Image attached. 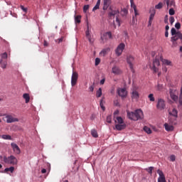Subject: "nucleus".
I'll list each match as a JSON object with an SVG mask.
<instances>
[{"mask_svg":"<svg viewBox=\"0 0 182 182\" xmlns=\"http://www.w3.org/2000/svg\"><path fill=\"white\" fill-rule=\"evenodd\" d=\"M127 117L130 120L137 122V120H141L144 117L143 111L141 109H136L134 112H127Z\"/></svg>","mask_w":182,"mask_h":182,"instance_id":"f257e3e1","label":"nucleus"},{"mask_svg":"<svg viewBox=\"0 0 182 182\" xmlns=\"http://www.w3.org/2000/svg\"><path fill=\"white\" fill-rule=\"evenodd\" d=\"M64 39L65 37L62 36L60 38L55 40V42H57V43H61V42H63Z\"/></svg>","mask_w":182,"mask_h":182,"instance_id":"a19ab883","label":"nucleus"},{"mask_svg":"<svg viewBox=\"0 0 182 182\" xmlns=\"http://www.w3.org/2000/svg\"><path fill=\"white\" fill-rule=\"evenodd\" d=\"M106 81V80L104 78L102 80H100V85H105V82Z\"/></svg>","mask_w":182,"mask_h":182,"instance_id":"e2e57ef3","label":"nucleus"},{"mask_svg":"<svg viewBox=\"0 0 182 182\" xmlns=\"http://www.w3.org/2000/svg\"><path fill=\"white\" fill-rule=\"evenodd\" d=\"M0 57L2 60H6L8 59V53L6 52L1 53Z\"/></svg>","mask_w":182,"mask_h":182,"instance_id":"a878e982","label":"nucleus"},{"mask_svg":"<svg viewBox=\"0 0 182 182\" xmlns=\"http://www.w3.org/2000/svg\"><path fill=\"white\" fill-rule=\"evenodd\" d=\"M176 14V11H174V9H169V15L173 16Z\"/></svg>","mask_w":182,"mask_h":182,"instance_id":"a18cd8bd","label":"nucleus"},{"mask_svg":"<svg viewBox=\"0 0 182 182\" xmlns=\"http://www.w3.org/2000/svg\"><path fill=\"white\" fill-rule=\"evenodd\" d=\"M100 63V58H95V66H97Z\"/></svg>","mask_w":182,"mask_h":182,"instance_id":"de8ad7c7","label":"nucleus"},{"mask_svg":"<svg viewBox=\"0 0 182 182\" xmlns=\"http://www.w3.org/2000/svg\"><path fill=\"white\" fill-rule=\"evenodd\" d=\"M109 39H112V32L110 31L106 32L101 36V41L102 43L107 42Z\"/></svg>","mask_w":182,"mask_h":182,"instance_id":"423d86ee","label":"nucleus"},{"mask_svg":"<svg viewBox=\"0 0 182 182\" xmlns=\"http://www.w3.org/2000/svg\"><path fill=\"white\" fill-rule=\"evenodd\" d=\"M100 106L101 109H102L103 111L106 110V108L105 107V106H103V100H100Z\"/></svg>","mask_w":182,"mask_h":182,"instance_id":"79ce46f5","label":"nucleus"},{"mask_svg":"<svg viewBox=\"0 0 182 182\" xmlns=\"http://www.w3.org/2000/svg\"><path fill=\"white\" fill-rule=\"evenodd\" d=\"M139 97V92L136 90H134L132 93V98L135 99V100H137Z\"/></svg>","mask_w":182,"mask_h":182,"instance_id":"412c9836","label":"nucleus"},{"mask_svg":"<svg viewBox=\"0 0 182 182\" xmlns=\"http://www.w3.org/2000/svg\"><path fill=\"white\" fill-rule=\"evenodd\" d=\"M23 99L26 100V103H29V100H31V97L29 96V94L25 93L23 95Z\"/></svg>","mask_w":182,"mask_h":182,"instance_id":"393cba45","label":"nucleus"},{"mask_svg":"<svg viewBox=\"0 0 182 182\" xmlns=\"http://www.w3.org/2000/svg\"><path fill=\"white\" fill-rule=\"evenodd\" d=\"M157 173H159V176L158 178V182H167L166 181V176H164V173L160 169L157 171Z\"/></svg>","mask_w":182,"mask_h":182,"instance_id":"f8f14e48","label":"nucleus"},{"mask_svg":"<svg viewBox=\"0 0 182 182\" xmlns=\"http://www.w3.org/2000/svg\"><path fill=\"white\" fill-rule=\"evenodd\" d=\"M178 39L182 40V33L180 31H178L176 34L172 36V37L171 38V42H177Z\"/></svg>","mask_w":182,"mask_h":182,"instance_id":"9b49d317","label":"nucleus"},{"mask_svg":"<svg viewBox=\"0 0 182 182\" xmlns=\"http://www.w3.org/2000/svg\"><path fill=\"white\" fill-rule=\"evenodd\" d=\"M41 173H42L43 174H45V173H46V169L43 168V169L41 170Z\"/></svg>","mask_w":182,"mask_h":182,"instance_id":"69168bd1","label":"nucleus"},{"mask_svg":"<svg viewBox=\"0 0 182 182\" xmlns=\"http://www.w3.org/2000/svg\"><path fill=\"white\" fill-rule=\"evenodd\" d=\"M43 46H49V43H48V41H44Z\"/></svg>","mask_w":182,"mask_h":182,"instance_id":"0e129e2a","label":"nucleus"},{"mask_svg":"<svg viewBox=\"0 0 182 182\" xmlns=\"http://www.w3.org/2000/svg\"><path fill=\"white\" fill-rule=\"evenodd\" d=\"M134 15H135V16H139V12L137 11V9H136L135 10H134Z\"/></svg>","mask_w":182,"mask_h":182,"instance_id":"680f3d73","label":"nucleus"},{"mask_svg":"<svg viewBox=\"0 0 182 182\" xmlns=\"http://www.w3.org/2000/svg\"><path fill=\"white\" fill-rule=\"evenodd\" d=\"M163 8V3L160 2L155 6V9H161Z\"/></svg>","mask_w":182,"mask_h":182,"instance_id":"c9c22d12","label":"nucleus"},{"mask_svg":"<svg viewBox=\"0 0 182 182\" xmlns=\"http://www.w3.org/2000/svg\"><path fill=\"white\" fill-rule=\"evenodd\" d=\"M144 131H145L147 134H151V129H150L149 127H144Z\"/></svg>","mask_w":182,"mask_h":182,"instance_id":"7c9ffc66","label":"nucleus"},{"mask_svg":"<svg viewBox=\"0 0 182 182\" xmlns=\"http://www.w3.org/2000/svg\"><path fill=\"white\" fill-rule=\"evenodd\" d=\"M81 19H82V16L80 15L75 16V22L76 24L80 23Z\"/></svg>","mask_w":182,"mask_h":182,"instance_id":"b1692460","label":"nucleus"},{"mask_svg":"<svg viewBox=\"0 0 182 182\" xmlns=\"http://www.w3.org/2000/svg\"><path fill=\"white\" fill-rule=\"evenodd\" d=\"M117 14H119V11L114 10L109 13V18H112V16H114V15H117Z\"/></svg>","mask_w":182,"mask_h":182,"instance_id":"c85d7f7f","label":"nucleus"},{"mask_svg":"<svg viewBox=\"0 0 182 182\" xmlns=\"http://www.w3.org/2000/svg\"><path fill=\"white\" fill-rule=\"evenodd\" d=\"M91 134L92 137H95V139L99 137V134H97V131H96V129H92Z\"/></svg>","mask_w":182,"mask_h":182,"instance_id":"bb28decb","label":"nucleus"},{"mask_svg":"<svg viewBox=\"0 0 182 182\" xmlns=\"http://www.w3.org/2000/svg\"><path fill=\"white\" fill-rule=\"evenodd\" d=\"M115 22L117 23L118 26H120V20L119 19V17L116 18Z\"/></svg>","mask_w":182,"mask_h":182,"instance_id":"4d7b16f0","label":"nucleus"},{"mask_svg":"<svg viewBox=\"0 0 182 182\" xmlns=\"http://www.w3.org/2000/svg\"><path fill=\"white\" fill-rule=\"evenodd\" d=\"M153 168H154L153 166H150L149 168H146V171L149 173V174L153 173Z\"/></svg>","mask_w":182,"mask_h":182,"instance_id":"ea45409f","label":"nucleus"},{"mask_svg":"<svg viewBox=\"0 0 182 182\" xmlns=\"http://www.w3.org/2000/svg\"><path fill=\"white\" fill-rule=\"evenodd\" d=\"M100 1L101 0H97L96 5H98L100 6Z\"/></svg>","mask_w":182,"mask_h":182,"instance_id":"774afa93","label":"nucleus"},{"mask_svg":"<svg viewBox=\"0 0 182 182\" xmlns=\"http://www.w3.org/2000/svg\"><path fill=\"white\" fill-rule=\"evenodd\" d=\"M8 66V61L6 60L0 59V67L1 69L5 70Z\"/></svg>","mask_w":182,"mask_h":182,"instance_id":"f3484780","label":"nucleus"},{"mask_svg":"<svg viewBox=\"0 0 182 182\" xmlns=\"http://www.w3.org/2000/svg\"><path fill=\"white\" fill-rule=\"evenodd\" d=\"M129 13V11L127 10V9H123L121 11V14L122 15V16H126V15Z\"/></svg>","mask_w":182,"mask_h":182,"instance_id":"2f4dec72","label":"nucleus"},{"mask_svg":"<svg viewBox=\"0 0 182 182\" xmlns=\"http://www.w3.org/2000/svg\"><path fill=\"white\" fill-rule=\"evenodd\" d=\"M115 123V130H118V132H121V130H124L126 129V124H124V121L122 117H117L114 120Z\"/></svg>","mask_w":182,"mask_h":182,"instance_id":"f03ea898","label":"nucleus"},{"mask_svg":"<svg viewBox=\"0 0 182 182\" xmlns=\"http://www.w3.org/2000/svg\"><path fill=\"white\" fill-rule=\"evenodd\" d=\"M89 90H90V92H93V90H95V87H93V85H91V86L89 87Z\"/></svg>","mask_w":182,"mask_h":182,"instance_id":"bf43d9fd","label":"nucleus"},{"mask_svg":"<svg viewBox=\"0 0 182 182\" xmlns=\"http://www.w3.org/2000/svg\"><path fill=\"white\" fill-rule=\"evenodd\" d=\"M157 90H163V85L158 84L157 85Z\"/></svg>","mask_w":182,"mask_h":182,"instance_id":"09e8293b","label":"nucleus"},{"mask_svg":"<svg viewBox=\"0 0 182 182\" xmlns=\"http://www.w3.org/2000/svg\"><path fill=\"white\" fill-rule=\"evenodd\" d=\"M179 104L182 106V86L181 87V93L179 95Z\"/></svg>","mask_w":182,"mask_h":182,"instance_id":"4c0bfd02","label":"nucleus"},{"mask_svg":"<svg viewBox=\"0 0 182 182\" xmlns=\"http://www.w3.org/2000/svg\"><path fill=\"white\" fill-rule=\"evenodd\" d=\"M165 130L166 132H173L174 130V127L173 125H170L168 123L164 124Z\"/></svg>","mask_w":182,"mask_h":182,"instance_id":"a211bd4d","label":"nucleus"},{"mask_svg":"<svg viewBox=\"0 0 182 182\" xmlns=\"http://www.w3.org/2000/svg\"><path fill=\"white\" fill-rule=\"evenodd\" d=\"M100 54L102 55L103 56H106V55L107 54V49L102 50Z\"/></svg>","mask_w":182,"mask_h":182,"instance_id":"37998d69","label":"nucleus"},{"mask_svg":"<svg viewBox=\"0 0 182 182\" xmlns=\"http://www.w3.org/2000/svg\"><path fill=\"white\" fill-rule=\"evenodd\" d=\"M162 62L164 65H167L168 66H170V65H171V61L168 60H162Z\"/></svg>","mask_w":182,"mask_h":182,"instance_id":"72a5a7b5","label":"nucleus"},{"mask_svg":"<svg viewBox=\"0 0 182 182\" xmlns=\"http://www.w3.org/2000/svg\"><path fill=\"white\" fill-rule=\"evenodd\" d=\"M159 66H160V60L158 58H155L153 62V67L151 68L154 73L159 72Z\"/></svg>","mask_w":182,"mask_h":182,"instance_id":"1a4fd4ad","label":"nucleus"},{"mask_svg":"<svg viewBox=\"0 0 182 182\" xmlns=\"http://www.w3.org/2000/svg\"><path fill=\"white\" fill-rule=\"evenodd\" d=\"M164 1L166 2V5L168 8V6H173V5L175 4L174 1H171V2H170V0H164Z\"/></svg>","mask_w":182,"mask_h":182,"instance_id":"c756f323","label":"nucleus"},{"mask_svg":"<svg viewBox=\"0 0 182 182\" xmlns=\"http://www.w3.org/2000/svg\"><path fill=\"white\" fill-rule=\"evenodd\" d=\"M110 4H112V0H103V11H107L109 6H110Z\"/></svg>","mask_w":182,"mask_h":182,"instance_id":"2eb2a0df","label":"nucleus"},{"mask_svg":"<svg viewBox=\"0 0 182 182\" xmlns=\"http://www.w3.org/2000/svg\"><path fill=\"white\" fill-rule=\"evenodd\" d=\"M11 146L12 147V149H13L14 153H16V154H21V149L16 144L11 143Z\"/></svg>","mask_w":182,"mask_h":182,"instance_id":"ddd939ff","label":"nucleus"},{"mask_svg":"<svg viewBox=\"0 0 182 182\" xmlns=\"http://www.w3.org/2000/svg\"><path fill=\"white\" fill-rule=\"evenodd\" d=\"M107 123H112V115H108L107 117Z\"/></svg>","mask_w":182,"mask_h":182,"instance_id":"c03bdc74","label":"nucleus"},{"mask_svg":"<svg viewBox=\"0 0 182 182\" xmlns=\"http://www.w3.org/2000/svg\"><path fill=\"white\" fill-rule=\"evenodd\" d=\"M79 77V74L77 72H73L71 77V86H75L77 83V79Z\"/></svg>","mask_w":182,"mask_h":182,"instance_id":"6e6552de","label":"nucleus"},{"mask_svg":"<svg viewBox=\"0 0 182 182\" xmlns=\"http://www.w3.org/2000/svg\"><path fill=\"white\" fill-rule=\"evenodd\" d=\"M173 44H172V48H176V46H177V42L176 41H172Z\"/></svg>","mask_w":182,"mask_h":182,"instance_id":"052dcab7","label":"nucleus"},{"mask_svg":"<svg viewBox=\"0 0 182 182\" xmlns=\"http://www.w3.org/2000/svg\"><path fill=\"white\" fill-rule=\"evenodd\" d=\"M137 22V18H135L134 16L132 17V25H134Z\"/></svg>","mask_w":182,"mask_h":182,"instance_id":"13d9d810","label":"nucleus"},{"mask_svg":"<svg viewBox=\"0 0 182 182\" xmlns=\"http://www.w3.org/2000/svg\"><path fill=\"white\" fill-rule=\"evenodd\" d=\"M124 48H126V45L124 43H121L115 50V53L117 56H120L122 53H123V50H124Z\"/></svg>","mask_w":182,"mask_h":182,"instance_id":"0eeeda50","label":"nucleus"},{"mask_svg":"<svg viewBox=\"0 0 182 182\" xmlns=\"http://www.w3.org/2000/svg\"><path fill=\"white\" fill-rule=\"evenodd\" d=\"M156 107L157 109H159V110L164 109L166 107V102H164V101L162 99H159L158 100Z\"/></svg>","mask_w":182,"mask_h":182,"instance_id":"9d476101","label":"nucleus"},{"mask_svg":"<svg viewBox=\"0 0 182 182\" xmlns=\"http://www.w3.org/2000/svg\"><path fill=\"white\" fill-rule=\"evenodd\" d=\"M118 95L120 97H126L127 96V91L124 88L118 89Z\"/></svg>","mask_w":182,"mask_h":182,"instance_id":"4468645a","label":"nucleus"},{"mask_svg":"<svg viewBox=\"0 0 182 182\" xmlns=\"http://www.w3.org/2000/svg\"><path fill=\"white\" fill-rule=\"evenodd\" d=\"M119 109H117V110L114 111V119H116V116H117V114H119Z\"/></svg>","mask_w":182,"mask_h":182,"instance_id":"864d4df0","label":"nucleus"},{"mask_svg":"<svg viewBox=\"0 0 182 182\" xmlns=\"http://www.w3.org/2000/svg\"><path fill=\"white\" fill-rule=\"evenodd\" d=\"M100 6L96 4L94 8L92 9V11L95 12V11H97V9H99Z\"/></svg>","mask_w":182,"mask_h":182,"instance_id":"6e6d98bb","label":"nucleus"},{"mask_svg":"<svg viewBox=\"0 0 182 182\" xmlns=\"http://www.w3.org/2000/svg\"><path fill=\"white\" fill-rule=\"evenodd\" d=\"M169 114L171 116H173V117H175V119H177V116H178V111L176 109H173L172 112H169Z\"/></svg>","mask_w":182,"mask_h":182,"instance_id":"4be33fe9","label":"nucleus"},{"mask_svg":"<svg viewBox=\"0 0 182 182\" xmlns=\"http://www.w3.org/2000/svg\"><path fill=\"white\" fill-rule=\"evenodd\" d=\"M154 15H156V10L153 9V12L150 14V16H149V26H151L153 19H154Z\"/></svg>","mask_w":182,"mask_h":182,"instance_id":"6ab92c4d","label":"nucleus"},{"mask_svg":"<svg viewBox=\"0 0 182 182\" xmlns=\"http://www.w3.org/2000/svg\"><path fill=\"white\" fill-rule=\"evenodd\" d=\"M4 161L6 164H11V166H16V164H18V159L16 157L14 156V155L9 157L4 156Z\"/></svg>","mask_w":182,"mask_h":182,"instance_id":"20e7f679","label":"nucleus"},{"mask_svg":"<svg viewBox=\"0 0 182 182\" xmlns=\"http://www.w3.org/2000/svg\"><path fill=\"white\" fill-rule=\"evenodd\" d=\"M0 138L3 139L4 140H12V136L6 134L0 135Z\"/></svg>","mask_w":182,"mask_h":182,"instance_id":"5701e85b","label":"nucleus"},{"mask_svg":"<svg viewBox=\"0 0 182 182\" xmlns=\"http://www.w3.org/2000/svg\"><path fill=\"white\" fill-rule=\"evenodd\" d=\"M3 116L4 117L2 119L4 122H6V123H15L16 122H19V119L14 117L12 114H4Z\"/></svg>","mask_w":182,"mask_h":182,"instance_id":"7ed1b4c3","label":"nucleus"},{"mask_svg":"<svg viewBox=\"0 0 182 182\" xmlns=\"http://www.w3.org/2000/svg\"><path fill=\"white\" fill-rule=\"evenodd\" d=\"M88 9H89V5H85L83 7V12L85 13L87 12Z\"/></svg>","mask_w":182,"mask_h":182,"instance_id":"49530a36","label":"nucleus"},{"mask_svg":"<svg viewBox=\"0 0 182 182\" xmlns=\"http://www.w3.org/2000/svg\"><path fill=\"white\" fill-rule=\"evenodd\" d=\"M148 97L149 98L150 102H154L156 100L154 99V95L149 94Z\"/></svg>","mask_w":182,"mask_h":182,"instance_id":"e433bc0d","label":"nucleus"},{"mask_svg":"<svg viewBox=\"0 0 182 182\" xmlns=\"http://www.w3.org/2000/svg\"><path fill=\"white\" fill-rule=\"evenodd\" d=\"M14 170H15V168L14 166H11L10 168H6L4 171V173H8V171L14 173Z\"/></svg>","mask_w":182,"mask_h":182,"instance_id":"cd10ccee","label":"nucleus"},{"mask_svg":"<svg viewBox=\"0 0 182 182\" xmlns=\"http://www.w3.org/2000/svg\"><path fill=\"white\" fill-rule=\"evenodd\" d=\"M112 71L114 75H120V73H122V70H120L119 68L116 66L112 68Z\"/></svg>","mask_w":182,"mask_h":182,"instance_id":"aec40b11","label":"nucleus"},{"mask_svg":"<svg viewBox=\"0 0 182 182\" xmlns=\"http://www.w3.org/2000/svg\"><path fill=\"white\" fill-rule=\"evenodd\" d=\"M127 63H128L130 70H132V72H133V73H134V64L136 63V60H134V57H133V55H128L127 56Z\"/></svg>","mask_w":182,"mask_h":182,"instance_id":"39448f33","label":"nucleus"},{"mask_svg":"<svg viewBox=\"0 0 182 182\" xmlns=\"http://www.w3.org/2000/svg\"><path fill=\"white\" fill-rule=\"evenodd\" d=\"M165 36L166 38H168V31L165 32Z\"/></svg>","mask_w":182,"mask_h":182,"instance_id":"338daca9","label":"nucleus"},{"mask_svg":"<svg viewBox=\"0 0 182 182\" xmlns=\"http://www.w3.org/2000/svg\"><path fill=\"white\" fill-rule=\"evenodd\" d=\"M102 96V88H99L97 91L96 97H100Z\"/></svg>","mask_w":182,"mask_h":182,"instance_id":"f704fd0d","label":"nucleus"},{"mask_svg":"<svg viewBox=\"0 0 182 182\" xmlns=\"http://www.w3.org/2000/svg\"><path fill=\"white\" fill-rule=\"evenodd\" d=\"M85 36L87 39H88L90 43H93V38H92V36L90 35V31H89V26H87V29L85 31Z\"/></svg>","mask_w":182,"mask_h":182,"instance_id":"dca6fc26","label":"nucleus"},{"mask_svg":"<svg viewBox=\"0 0 182 182\" xmlns=\"http://www.w3.org/2000/svg\"><path fill=\"white\" fill-rule=\"evenodd\" d=\"M171 33L172 36L177 35V31H176V28H171Z\"/></svg>","mask_w":182,"mask_h":182,"instance_id":"58836bf2","label":"nucleus"},{"mask_svg":"<svg viewBox=\"0 0 182 182\" xmlns=\"http://www.w3.org/2000/svg\"><path fill=\"white\" fill-rule=\"evenodd\" d=\"M170 160H171V161H176V156L171 155L170 156Z\"/></svg>","mask_w":182,"mask_h":182,"instance_id":"5fc2aeb1","label":"nucleus"},{"mask_svg":"<svg viewBox=\"0 0 182 182\" xmlns=\"http://www.w3.org/2000/svg\"><path fill=\"white\" fill-rule=\"evenodd\" d=\"M21 9H22L23 11V12H25L26 14V12H28V9L25 8L23 6H20Z\"/></svg>","mask_w":182,"mask_h":182,"instance_id":"603ef678","label":"nucleus"},{"mask_svg":"<svg viewBox=\"0 0 182 182\" xmlns=\"http://www.w3.org/2000/svg\"><path fill=\"white\" fill-rule=\"evenodd\" d=\"M175 28H176V29H180V28H181V24L180 23H176L175 24Z\"/></svg>","mask_w":182,"mask_h":182,"instance_id":"8fccbe9b","label":"nucleus"},{"mask_svg":"<svg viewBox=\"0 0 182 182\" xmlns=\"http://www.w3.org/2000/svg\"><path fill=\"white\" fill-rule=\"evenodd\" d=\"M131 7L132 9L135 10L137 9V7L136 6V4H134V0H130Z\"/></svg>","mask_w":182,"mask_h":182,"instance_id":"473e14b6","label":"nucleus"},{"mask_svg":"<svg viewBox=\"0 0 182 182\" xmlns=\"http://www.w3.org/2000/svg\"><path fill=\"white\" fill-rule=\"evenodd\" d=\"M174 21H175L174 17H173V16L170 17L169 21H170L171 25H173V23H174Z\"/></svg>","mask_w":182,"mask_h":182,"instance_id":"3c124183","label":"nucleus"}]
</instances>
